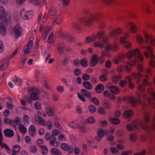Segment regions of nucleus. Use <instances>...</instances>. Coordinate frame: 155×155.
I'll return each mask as SVG.
<instances>
[{
  "mask_svg": "<svg viewBox=\"0 0 155 155\" xmlns=\"http://www.w3.org/2000/svg\"><path fill=\"white\" fill-rule=\"evenodd\" d=\"M98 14L90 15L83 22L84 26L87 28H90L93 25L94 21L98 19L99 18Z\"/></svg>",
  "mask_w": 155,
  "mask_h": 155,
  "instance_id": "f257e3e1",
  "label": "nucleus"
},
{
  "mask_svg": "<svg viewBox=\"0 0 155 155\" xmlns=\"http://www.w3.org/2000/svg\"><path fill=\"white\" fill-rule=\"evenodd\" d=\"M140 127H143L140 123V121L138 120H135L132 123L127 124L126 127L127 130L131 131L135 129L140 128Z\"/></svg>",
  "mask_w": 155,
  "mask_h": 155,
  "instance_id": "f03ea898",
  "label": "nucleus"
},
{
  "mask_svg": "<svg viewBox=\"0 0 155 155\" xmlns=\"http://www.w3.org/2000/svg\"><path fill=\"white\" fill-rule=\"evenodd\" d=\"M51 29L50 26L47 25H41L40 28V31L42 33V36L41 39L45 40L48 34Z\"/></svg>",
  "mask_w": 155,
  "mask_h": 155,
  "instance_id": "7ed1b4c3",
  "label": "nucleus"
},
{
  "mask_svg": "<svg viewBox=\"0 0 155 155\" xmlns=\"http://www.w3.org/2000/svg\"><path fill=\"white\" fill-rule=\"evenodd\" d=\"M28 91L31 94L30 96L31 99L34 101L38 99V95L39 94V90L35 87H30L28 88Z\"/></svg>",
  "mask_w": 155,
  "mask_h": 155,
  "instance_id": "20e7f679",
  "label": "nucleus"
},
{
  "mask_svg": "<svg viewBox=\"0 0 155 155\" xmlns=\"http://www.w3.org/2000/svg\"><path fill=\"white\" fill-rule=\"evenodd\" d=\"M123 31V30L122 28L117 27L110 32L109 36L111 38L115 39V36L121 34Z\"/></svg>",
  "mask_w": 155,
  "mask_h": 155,
  "instance_id": "39448f33",
  "label": "nucleus"
},
{
  "mask_svg": "<svg viewBox=\"0 0 155 155\" xmlns=\"http://www.w3.org/2000/svg\"><path fill=\"white\" fill-rule=\"evenodd\" d=\"M123 100L124 101H129V103L132 106H136L137 103H139L140 101V98L136 99L133 97H125L123 98Z\"/></svg>",
  "mask_w": 155,
  "mask_h": 155,
  "instance_id": "423d86ee",
  "label": "nucleus"
},
{
  "mask_svg": "<svg viewBox=\"0 0 155 155\" xmlns=\"http://www.w3.org/2000/svg\"><path fill=\"white\" fill-rule=\"evenodd\" d=\"M140 52V50L139 48H136L133 49H131L128 51L126 54L127 57L129 59H131L132 58L135 56L136 54H139Z\"/></svg>",
  "mask_w": 155,
  "mask_h": 155,
  "instance_id": "0eeeda50",
  "label": "nucleus"
},
{
  "mask_svg": "<svg viewBox=\"0 0 155 155\" xmlns=\"http://www.w3.org/2000/svg\"><path fill=\"white\" fill-rule=\"evenodd\" d=\"M33 15V12L31 11L22 10L21 12V16L24 20L31 18Z\"/></svg>",
  "mask_w": 155,
  "mask_h": 155,
  "instance_id": "6e6552de",
  "label": "nucleus"
},
{
  "mask_svg": "<svg viewBox=\"0 0 155 155\" xmlns=\"http://www.w3.org/2000/svg\"><path fill=\"white\" fill-rule=\"evenodd\" d=\"M30 39L31 40H30L29 41L27 46L24 47L23 50L24 53L25 54H28L30 53V50L32 48L33 46V43L32 40L34 39L33 37V36H31L30 37Z\"/></svg>",
  "mask_w": 155,
  "mask_h": 155,
  "instance_id": "1a4fd4ad",
  "label": "nucleus"
},
{
  "mask_svg": "<svg viewBox=\"0 0 155 155\" xmlns=\"http://www.w3.org/2000/svg\"><path fill=\"white\" fill-rule=\"evenodd\" d=\"M143 122L140 123L143 126V127H140V128L145 129L146 127L147 124L150 121L149 113L147 111L143 113Z\"/></svg>",
  "mask_w": 155,
  "mask_h": 155,
  "instance_id": "9d476101",
  "label": "nucleus"
},
{
  "mask_svg": "<svg viewBox=\"0 0 155 155\" xmlns=\"http://www.w3.org/2000/svg\"><path fill=\"white\" fill-rule=\"evenodd\" d=\"M126 55L123 54H120L116 56H115L112 59L113 63L115 64H118L120 62L124 60Z\"/></svg>",
  "mask_w": 155,
  "mask_h": 155,
  "instance_id": "9b49d317",
  "label": "nucleus"
},
{
  "mask_svg": "<svg viewBox=\"0 0 155 155\" xmlns=\"http://www.w3.org/2000/svg\"><path fill=\"white\" fill-rule=\"evenodd\" d=\"M128 25L129 27V30L130 33H134L137 31V28L136 25L134 22H129L128 23Z\"/></svg>",
  "mask_w": 155,
  "mask_h": 155,
  "instance_id": "f8f14e48",
  "label": "nucleus"
},
{
  "mask_svg": "<svg viewBox=\"0 0 155 155\" xmlns=\"http://www.w3.org/2000/svg\"><path fill=\"white\" fill-rule=\"evenodd\" d=\"M98 61V56L96 54L93 55L91 58L90 62V65L91 67L96 65Z\"/></svg>",
  "mask_w": 155,
  "mask_h": 155,
  "instance_id": "ddd939ff",
  "label": "nucleus"
},
{
  "mask_svg": "<svg viewBox=\"0 0 155 155\" xmlns=\"http://www.w3.org/2000/svg\"><path fill=\"white\" fill-rule=\"evenodd\" d=\"M141 47L144 49H147V51L150 53V57L152 59H153L155 58V56L153 53V50L150 46H147L144 45H143L141 46Z\"/></svg>",
  "mask_w": 155,
  "mask_h": 155,
  "instance_id": "4468645a",
  "label": "nucleus"
},
{
  "mask_svg": "<svg viewBox=\"0 0 155 155\" xmlns=\"http://www.w3.org/2000/svg\"><path fill=\"white\" fill-rule=\"evenodd\" d=\"M131 75L133 78L136 80L137 83L139 84L140 83V81L142 77L141 74L139 72L137 73L134 72Z\"/></svg>",
  "mask_w": 155,
  "mask_h": 155,
  "instance_id": "2eb2a0df",
  "label": "nucleus"
},
{
  "mask_svg": "<svg viewBox=\"0 0 155 155\" xmlns=\"http://www.w3.org/2000/svg\"><path fill=\"white\" fill-rule=\"evenodd\" d=\"M130 64L129 62H127L124 63V65L126 71L127 72H129L131 70L132 66H134L136 64V61H135L134 62H131Z\"/></svg>",
  "mask_w": 155,
  "mask_h": 155,
  "instance_id": "dca6fc26",
  "label": "nucleus"
},
{
  "mask_svg": "<svg viewBox=\"0 0 155 155\" xmlns=\"http://www.w3.org/2000/svg\"><path fill=\"white\" fill-rule=\"evenodd\" d=\"M61 147L64 150L68 151L69 153H71L73 152V149L72 147H70L66 143L61 144Z\"/></svg>",
  "mask_w": 155,
  "mask_h": 155,
  "instance_id": "f3484780",
  "label": "nucleus"
},
{
  "mask_svg": "<svg viewBox=\"0 0 155 155\" xmlns=\"http://www.w3.org/2000/svg\"><path fill=\"white\" fill-rule=\"evenodd\" d=\"M110 91L115 94H118L120 93V90L119 88L116 86H112L109 87Z\"/></svg>",
  "mask_w": 155,
  "mask_h": 155,
  "instance_id": "a211bd4d",
  "label": "nucleus"
},
{
  "mask_svg": "<svg viewBox=\"0 0 155 155\" xmlns=\"http://www.w3.org/2000/svg\"><path fill=\"white\" fill-rule=\"evenodd\" d=\"M0 19L4 21H6V12L4 8L2 7H0Z\"/></svg>",
  "mask_w": 155,
  "mask_h": 155,
  "instance_id": "6ab92c4d",
  "label": "nucleus"
},
{
  "mask_svg": "<svg viewBox=\"0 0 155 155\" xmlns=\"http://www.w3.org/2000/svg\"><path fill=\"white\" fill-rule=\"evenodd\" d=\"M58 13L56 9L54 7L50 8L49 12V16L52 18H54L56 17Z\"/></svg>",
  "mask_w": 155,
  "mask_h": 155,
  "instance_id": "aec40b11",
  "label": "nucleus"
},
{
  "mask_svg": "<svg viewBox=\"0 0 155 155\" xmlns=\"http://www.w3.org/2000/svg\"><path fill=\"white\" fill-rule=\"evenodd\" d=\"M35 119L36 121L38 122L41 125L43 126H46V123L45 121L41 117L36 115L35 116Z\"/></svg>",
  "mask_w": 155,
  "mask_h": 155,
  "instance_id": "412c9836",
  "label": "nucleus"
},
{
  "mask_svg": "<svg viewBox=\"0 0 155 155\" xmlns=\"http://www.w3.org/2000/svg\"><path fill=\"white\" fill-rule=\"evenodd\" d=\"M4 133L6 137H12L14 134L13 130L8 128L4 131Z\"/></svg>",
  "mask_w": 155,
  "mask_h": 155,
  "instance_id": "4be33fe9",
  "label": "nucleus"
},
{
  "mask_svg": "<svg viewBox=\"0 0 155 155\" xmlns=\"http://www.w3.org/2000/svg\"><path fill=\"white\" fill-rule=\"evenodd\" d=\"M14 31L15 33V35L16 36H20L21 31V29L18 25L17 24L14 27Z\"/></svg>",
  "mask_w": 155,
  "mask_h": 155,
  "instance_id": "5701e85b",
  "label": "nucleus"
},
{
  "mask_svg": "<svg viewBox=\"0 0 155 155\" xmlns=\"http://www.w3.org/2000/svg\"><path fill=\"white\" fill-rule=\"evenodd\" d=\"M13 123H12V126H13L14 128H16V125H19L21 124V119L19 117L17 116L15 119V120H13Z\"/></svg>",
  "mask_w": 155,
  "mask_h": 155,
  "instance_id": "b1692460",
  "label": "nucleus"
},
{
  "mask_svg": "<svg viewBox=\"0 0 155 155\" xmlns=\"http://www.w3.org/2000/svg\"><path fill=\"white\" fill-rule=\"evenodd\" d=\"M45 111L47 114L49 116H53L55 114L54 110L51 107H46L45 109Z\"/></svg>",
  "mask_w": 155,
  "mask_h": 155,
  "instance_id": "393cba45",
  "label": "nucleus"
},
{
  "mask_svg": "<svg viewBox=\"0 0 155 155\" xmlns=\"http://www.w3.org/2000/svg\"><path fill=\"white\" fill-rule=\"evenodd\" d=\"M104 87L103 84H99L97 85L95 88V91L96 93H100L104 90Z\"/></svg>",
  "mask_w": 155,
  "mask_h": 155,
  "instance_id": "a878e982",
  "label": "nucleus"
},
{
  "mask_svg": "<svg viewBox=\"0 0 155 155\" xmlns=\"http://www.w3.org/2000/svg\"><path fill=\"white\" fill-rule=\"evenodd\" d=\"M121 78V75L120 74H118L116 75L113 76L111 78V80L114 83H116Z\"/></svg>",
  "mask_w": 155,
  "mask_h": 155,
  "instance_id": "bb28decb",
  "label": "nucleus"
},
{
  "mask_svg": "<svg viewBox=\"0 0 155 155\" xmlns=\"http://www.w3.org/2000/svg\"><path fill=\"white\" fill-rule=\"evenodd\" d=\"M29 132L31 136H34L36 134V129L33 125H31L29 128Z\"/></svg>",
  "mask_w": 155,
  "mask_h": 155,
  "instance_id": "cd10ccee",
  "label": "nucleus"
},
{
  "mask_svg": "<svg viewBox=\"0 0 155 155\" xmlns=\"http://www.w3.org/2000/svg\"><path fill=\"white\" fill-rule=\"evenodd\" d=\"M93 46L95 48L102 49L104 48V45L101 41L99 40L94 43Z\"/></svg>",
  "mask_w": 155,
  "mask_h": 155,
  "instance_id": "c85d7f7f",
  "label": "nucleus"
},
{
  "mask_svg": "<svg viewBox=\"0 0 155 155\" xmlns=\"http://www.w3.org/2000/svg\"><path fill=\"white\" fill-rule=\"evenodd\" d=\"M133 113L132 110H128L125 111L123 115L126 118H130L133 115Z\"/></svg>",
  "mask_w": 155,
  "mask_h": 155,
  "instance_id": "c756f323",
  "label": "nucleus"
},
{
  "mask_svg": "<svg viewBox=\"0 0 155 155\" xmlns=\"http://www.w3.org/2000/svg\"><path fill=\"white\" fill-rule=\"evenodd\" d=\"M57 18L54 20L53 23H55L57 24H60L62 20L63 17L61 14L58 15L57 16Z\"/></svg>",
  "mask_w": 155,
  "mask_h": 155,
  "instance_id": "7c9ffc66",
  "label": "nucleus"
},
{
  "mask_svg": "<svg viewBox=\"0 0 155 155\" xmlns=\"http://www.w3.org/2000/svg\"><path fill=\"white\" fill-rule=\"evenodd\" d=\"M82 85L85 88L88 90H91L92 88V85L88 81H83L82 83Z\"/></svg>",
  "mask_w": 155,
  "mask_h": 155,
  "instance_id": "2f4dec72",
  "label": "nucleus"
},
{
  "mask_svg": "<svg viewBox=\"0 0 155 155\" xmlns=\"http://www.w3.org/2000/svg\"><path fill=\"white\" fill-rule=\"evenodd\" d=\"M55 41V38L53 32H51L48 38L47 41L49 44H53Z\"/></svg>",
  "mask_w": 155,
  "mask_h": 155,
  "instance_id": "473e14b6",
  "label": "nucleus"
},
{
  "mask_svg": "<svg viewBox=\"0 0 155 155\" xmlns=\"http://www.w3.org/2000/svg\"><path fill=\"white\" fill-rule=\"evenodd\" d=\"M19 131L22 134H25L27 132V129L25 127L23 124H20L18 127Z\"/></svg>",
  "mask_w": 155,
  "mask_h": 155,
  "instance_id": "72a5a7b5",
  "label": "nucleus"
},
{
  "mask_svg": "<svg viewBox=\"0 0 155 155\" xmlns=\"http://www.w3.org/2000/svg\"><path fill=\"white\" fill-rule=\"evenodd\" d=\"M50 152L53 154L57 155H61V152L58 149L56 148H52L50 150Z\"/></svg>",
  "mask_w": 155,
  "mask_h": 155,
  "instance_id": "f704fd0d",
  "label": "nucleus"
},
{
  "mask_svg": "<svg viewBox=\"0 0 155 155\" xmlns=\"http://www.w3.org/2000/svg\"><path fill=\"white\" fill-rule=\"evenodd\" d=\"M0 32L3 35H5L6 33V28L2 22L0 23Z\"/></svg>",
  "mask_w": 155,
  "mask_h": 155,
  "instance_id": "c9c22d12",
  "label": "nucleus"
},
{
  "mask_svg": "<svg viewBox=\"0 0 155 155\" xmlns=\"http://www.w3.org/2000/svg\"><path fill=\"white\" fill-rule=\"evenodd\" d=\"M129 138L131 142H135L137 140V137L135 134H131L129 135Z\"/></svg>",
  "mask_w": 155,
  "mask_h": 155,
  "instance_id": "e433bc0d",
  "label": "nucleus"
},
{
  "mask_svg": "<svg viewBox=\"0 0 155 155\" xmlns=\"http://www.w3.org/2000/svg\"><path fill=\"white\" fill-rule=\"evenodd\" d=\"M105 35V32L104 30H100L97 33V37L99 40L101 39Z\"/></svg>",
  "mask_w": 155,
  "mask_h": 155,
  "instance_id": "4c0bfd02",
  "label": "nucleus"
},
{
  "mask_svg": "<svg viewBox=\"0 0 155 155\" xmlns=\"http://www.w3.org/2000/svg\"><path fill=\"white\" fill-rule=\"evenodd\" d=\"M119 49V45L118 42L117 41H114L112 46V49L114 51L116 52Z\"/></svg>",
  "mask_w": 155,
  "mask_h": 155,
  "instance_id": "58836bf2",
  "label": "nucleus"
},
{
  "mask_svg": "<svg viewBox=\"0 0 155 155\" xmlns=\"http://www.w3.org/2000/svg\"><path fill=\"white\" fill-rule=\"evenodd\" d=\"M109 120L110 122L113 124H118L120 123V120L116 118H110Z\"/></svg>",
  "mask_w": 155,
  "mask_h": 155,
  "instance_id": "ea45409f",
  "label": "nucleus"
},
{
  "mask_svg": "<svg viewBox=\"0 0 155 155\" xmlns=\"http://www.w3.org/2000/svg\"><path fill=\"white\" fill-rule=\"evenodd\" d=\"M143 10L146 13L150 14L151 12L150 6L148 4L144 5L143 7Z\"/></svg>",
  "mask_w": 155,
  "mask_h": 155,
  "instance_id": "a19ab883",
  "label": "nucleus"
},
{
  "mask_svg": "<svg viewBox=\"0 0 155 155\" xmlns=\"http://www.w3.org/2000/svg\"><path fill=\"white\" fill-rule=\"evenodd\" d=\"M40 148L42 149L41 153L44 155H46L48 153V148L45 145L40 146Z\"/></svg>",
  "mask_w": 155,
  "mask_h": 155,
  "instance_id": "79ce46f5",
  "label": "nucleus"
},
{
  "mask_svg": "<svg viewBox=\"0 0 155 155\" xmlns=\"http://www.w3.org/2000/svg\"><path fill=\"white\" fill-rule=\"evenodd\" d=\"M136 39L137 41L139 44H142L144 41L143 38L139 35H137L136 36Z\"/></svg>",
  "mask_w": 155,
  "mask_h": 155,
  "instance_id": "37998d69",
  "label": "nucleus"
},
{
  "mask_svg": "<svg viewBox=\"0 0 155 155\" xmlns=\"http://www.w3.org/2000/svg\"><path fill=\"white\" fill-rule=\"evenodd\" d=\"M145 76L146 78L143 79L142 81V82L144 86H146L150 84L148 82L147 79L149 78V76L146 74H145Z\"/></svg>",
  "mask_w": 155,
  "mask_h": 155,
  "instance_id": "c03bdc74",
  "label": "nucleus"
},
{
  "mask_svg": "<svg viewBox=\"0 0 155 155\" xmlns=\"http://www.w3.org/2000/svg\"><path fill=\"white\" fill-rule=\"evenodd\" d=\"M95 37L94 36H89L85 39V42L86 43H89L92 41H94Z\"/></svg>",
  "mask_w": 155,
  "mask_h": 155,
  "instance_id": "a18cd8bd",
  "label": "nucleus"
},
{
  "mask_svg": "<svg viewBox=\"0 0 155 155\" xmlns=\"http://www.w3.org/2000/svg\"><path fill=\"white\" fill-rule=\"evenodd\" d=\"M104 47L105 51L107 52H110L112 50V45L110 43H107Z\"/></svg>",
  "mask_w": 155,
  "mask_h": 155,
  "instance_id": "49530a36",
  "label": "nucleus"
},
{
  "mask_svg": "<svg viewBox=\"0 0 155 155\" xmlns=\"http://www.w3.org/2000/svg\"><path fill=\"white\" fill-rule=\"evenodd\" d=\"M56 139L54 136H51L49 142V144L51 146H54L56 143Z\"/></svg>",
  "mask_w": 155,
  "mask_h": 155,
  "instance_id": "de8ad7c7",
  "label": "nucleus"
},
{
  "mask_svg": "<svg viewBox=\"0 0 155 155\" xmlns=\"http://www.w3.org/2000/svg\"><path fill=\"white\" fill-rule=\"evenodd\" d=\"M149 94L152 95L153 98L155 101V92H154L153 89L151 87H149L148 90Z\"/></svg>",
  "mask_w": 155,
  "mask_h": 155,
  "instance_id": "09e8293b",
  "label": "nucleus"
},
{
  "mask_svg": "<svg viewBox=\"0 0 155 155\" xmlns=\"http://www.w3.org/2000/svg\"><path fill=\"white\" fill-rule=\"evenodd\" d=\"M69 126L72 128H78V126L76 122H71L68 124Z\"/></svg>",
  "mask_w": 155,
  "mask_h": 155,
  "instance_id": "8fccbe9b",
  "label": "nucleus"
},
{
  "mask_svg": "<svg viewBox=\"0 0 155 155\" xmlns=\"http://www.w3.org/2000/svg\"><path fill=\"white\" fill-rule=\"evenodd\" d=\"M38 150L37 146L35 145H31L29 148L30 151L32 153L36 152Z\"/></svg>",
  "mask_w": 155,
  "mask_h": 155,
  "instance_id": "3c124183",
  "label": "nucleus"
},
{
  "mask_svg": "<svg viewBox=\"0 0 155 155\" xmlns=\"http://www.w3.org/2000/svg\"><path fill=\"white\" fill-rule=\"evenodd\" d=\"M103 105L105 108H110L111 107V104L108 101H104L103 102Z\"/></svg>",
  "mask_w": 155,
  "mask_h": 155,
  "instance_id": "603ef678",
  "label": "nucleus"
},
{
  "mask_svg": "<svg viewBox=\"0 0 155 155\" xmlns=\"http://www.w3.org/2000/svg\"><path fill=\"white\" fill-rule=\"evenodd\" d=\"M8 65V62L7 60H5L3 62L2 65H1V69L2 70H4L6 68Z\"/></svg>",
  "mask_w": 155,
  "mask_h": 155,
  "instance_id": "864d4df0",
  "label": "nucleus"
},
{
  "mask_svg": "<svg viewBox=\"0 0 155 155\" xmlns=\"http://www.w3.org/2000/svg\"><path fill=\"white\" fill-rule=\"evenodd\" d=\"M21 149L20 146L18 145H14L12 147V151L18 153Z\"/></svg>",
  "mask_w": 155,
  "mask_h": 155,
  "instance_id": "5fc2aeb1",
  "label": "nucleus"
},
{
  "mask_svg": "<svg viewBox=\"0 0 155 155\" xmlns=\"http://www.w3.org/2000/svg\"><path fill=\"white\" fill-rule=\"evenodd\" d=\"M4 122L5 123L8 124H10L12 126L13 123V120L9 119L8 117H5L4 119Z\"/></svg>",
  "mask_w": 155,
  "mask_h": 155,
  "instance_id": "6e6d98bb",
  "label": "nucleus"
},
{
  "mask_svg": "<svg viewBox=\"0 0 155 155\" xmlns=\"http://www.w3.org/2000/svg\"><path fill=\"white\" fill-rule=\"evenodd\" d=\"M97 133L98 136L100 137H103L104 134V131L101 128L98 130Z\"/></svg>",
  "mask_w": 155,
  "mask_h": 155,
  "instance_id": "4d7b16f0",
  "label": "nucleus"
},
{
  "mask_svg": "<svg viewBox=\"0 0 155 155\" xmlns=\"http://www.w3.org/2000/svg\"><path fill=\"white\" fill-rule=\"evenodd\" d=\"M95 122V120L92 117H90L88 118L86 120V122L88 124H93Z\"/></svg>",
  "mask_w": 155,
  "mask_h": 155,
  "instance_id": "13d9d810",
  "label": "nucleus"
},
{
  "mask_svg": "<svg viewBox=\"0 0 155 155\" xmlns=\"http://www.w3.org/2000/svg\"><path fill=\"white\" fill-rule=\"evenodd\" d=\"M72 27L75 30H79L80 28V25L77 22H73L71 24Z\"/></svg>",
  "mask_w": 155,
  "mask_h": 155,
  "instance_id": "bf43d9fd",
  "label": "nucleus"
},
{
  "mask_svg": "<svg viewBox=\"0 0 155 155\" xmlns=\"http://www.w3.org/2000/svg\"><path fill=\"white\" fill-rule=\"evenodd\" d=\"M110 150L111 153L113 154H117L119 153V151L115 147H111L110 148Z\"/></svg>",
  "mask_w": 155,
  "mask_h": 155,
  "instance_id": "052dcab7",
  "label": "nucleus"
},
{
  "mask_svg": "<svg viewBox=\"0 0 155 155\" xmlns=\"http://www.w3.org/2000/svg\"><path fill=\"white\" fill-rule=\"evenodd\" d=\"M124 45V47L127 49H130L132 47V44L129 41H127Z\"/></svg>",
  "mask_w": 155,
  "mask_h": 155,
  "instance_id": "680f3d73",
  "label": "nucleus"
},
{
  "mask_svg": "<svg viewBox=\"0 0 155 155\" xmlns=\"http://www.w3.org/2000/svg\"><path fill=\"white\" fill-rule=\"evenodd\" d=\"M89 111L92 113H95L96 111V108L93 105H90L88 107Z\"/></svg>",
  "mask_w": 155,
  "mask_h": 155,
  "instance_id": "e2e57ef3",
  "label": "nucleus"
},
{
  "mask_svg": "<svg viewBox=\"0 0 155 155\" xmlns=\"http://www.w3.org/2000/svg\"><path fill=\"white\" fill-rule=\"evenodd\" d=\"M143 34L144 35V37L146 39L145 42L146 43H148L149 40L150 39V38L151 37L146 32V31H143Z\"/></svg>",
  "mask_w": 155,
  "mask_h": 155,
  "instance_id": "0e129e2a",
  "label": "nucleus"
},
{
  "mask_svg": "<svg viewBox=\"0 0 155 155\" xmlns=\"http://www.w3.org/2000/svg\"><path fill=\"white\" fill-rule=\"evenodd\" d=\"M101 2L107 5H110L114 2V0H101Z\"/></svg>",
  "mask_w": 155,
  "mask_h": 155,
  "instance_id": "69168bd1",
  "label": "nucleus"
},
{
  "mask_svg": "<svg viewBox=\"0 0 155 155\" xmlns=\"http://www.w3.org/2000/svg\"><path fill=\"white\" fill-rule=\"evenodd\" d=\"M81 65L84 67H86L87 65V60L86 58L82 59L81 61Z\"/></svg>",
  "mask_w": 155,
  "mask_h": 155,
  "instance_id": "338daca9",
  "label": "nucleus"
},
{
  "mask_svg": "<svg viewBox=\"0 0 155 155\" xmlns=\"http://www.w3.org/2000/svg\"><path fill=\"white\" fill-rule=\"evenodd\" d=\"M150 45L152 46H155V38L153 37L150 38Z\"/></svg>",
  "mask_w": 155,
  "mask_h": 155,
  "instance_id": "774afa93",
  "label": "nucleus"
}]
</instances>
